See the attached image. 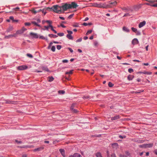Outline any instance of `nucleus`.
Masks as SVG:
<instances>
[{"mask_svg":"<svg viewBox=\"0 0 157 157\" xmlns=\"http://www.w3.org/2000/svg\"><path fill=\"white\" fill-rule=\"evenodd\" d=\"M54 78L52 76L48 77V81L51 82L54 80Z\"/></svg>","mask_w":157,"mask_h":157,"instance_id":"25","label":"nucleus"},{"mask_svg":"<svg viewBox=\"0 0 157 157\" xmlns=\"http://www.w3.org/2000/svg\"><path fill=\"white\" fill-rule=\"evenodd\" d=\"M21 30H22V31H23L24 32L27 29L26 28H25L24 27H23L21 29Z\"/></svg>","mask_w":157,"mask_h":157,"instance_id":"57","label":"nucleus"},{"mask_svg":"<svg viewBox=\"0 0 157 157\" xmlns=\"http://www.w3.org/2000/svg\"><path fill=\"white\" fill-rule=\"evenodd\" d=\"M117 4V2L116 1H114L113 2H111L109 5H110V7H111V5H113V6H116Z\"/></svg>","mask_w":157,"mask_h":157,"instance_id":"23","label":"nucleus"},{"mask_svg":"<svg viewBox=\"0 0 157 157\" xmlns=\"http://www.w3.org/2000/svg\"><path fill=\"white\" fill-rule=\"evenodd\" d=\"M62 62L63 63H67L68 62V60L67 59H64L62 60Z\"/></svg>","mask_w":157,"mask_h":157,"instance_id":"51","label":"nucleus"},{"mask_svg":"<svg viewBox=\"0 0 157 157\" xmlns=\"http://www.w3.org/2000/svg\"><path fill=\"white\" fill-rule=\"evenodd\" d=\"M151 6L154 7H157V3L151 5Z\"/></svg>","mask_w":157,"mask_h":157,"instance_id":"55","label":"nucleus"},{"mask_svg":"<svg viewBox=\"0 0 157 157\" xmlns=\"http://www.w3.org/2000/svg\"><path fill=\"white\" fill-rule=\"evenodd\" d=\"M30 35L33 38H37L39 37L37 33L33 32H31L30 33Z\"/></svg>","mask_w":157,"mask_h":157,"instance_id":"6","label":"nucleus"},{"mask_svg":"<svg viewBox=\"0 0 157 157\" xmlns=\"http://www.w3.org/2000/svg\"><path fill=\"white\" fill-rule=\"evenodd\" d=\"M70 5V9L73 8L75 9L78 7V5L75 2H72Z\"/></svg>","mask_w":157,"mask_h":157,"instance_id":"4","label":"nucleus"},{"mask_svg":"<svg viewBox=\"0 0 157 157\" xmlns=\"http://www.w3.org/2000/svg\"><path fill=\"white\" fill-rule=\"evenodd\" d=\"M92 6L95 7H98V3H93Z\"/></svg>","mask_w":157,"mask_h":157,"instance_id":"32","label":"nucleus"},{"mask_svg":"<svg viewBox=\"0 0 157 157\" xmlns=\"http://www.w3.org/2000/svg\"><path fill=\"white\" fill-rule=\"evenodd\" d=\"M27 56L30 58H32L33 57V56L30 54L28 53L27 54Z\"/></svg>","mask_w":157,"mask_h":157,"instance_id":"46","label":"nucleus"},{"mask_svg":"<svg viewBox=\"0 0 157 157\" xmlns=\"http://www.w3.org/2000/svg\"><path fill=\"white\" fill-rule=\"evenodd\" d=\"M67 32L68 34L66 36L69 40H73V37L71 36V34H72L73 32L72 31L67 30Z\"/></svg>","mask_w":157,"mask_h":157,"instance_id":"3","label":"nucleus"},{"mask_svg":"<svg viewBox=\"0 0 157 157\" xmlns=\"http://www.w3.org/2000/svg\"><path fill=\"white\" fill-rule=\"evenodd\" d=\"M114 85L111 82H109L108 84V86L109 87H112Z\"/></svg>","mask_w":157,"mask_h":157,"instance_id":"39","label":"nucleus"},{"mask_svg":"<svg viewBox=\"0 0 157 157\" xmlns=\"http://www.w3.org/2000/svg\"><path fill=\"white\" fill-rule=\"evenodd\" d=\"M74 15V14H71L69 16L68 18L69 19L71 18Z\"/></svg>","mask_w":157,"mask_h":157,"instance_id":"56","label":"nucleus"},{"mask_svg":"<svg viewBox=\"0 0 157 157\" xmlns=\"http://www.w3.org/2000/svg\"><path fill=\"white\" fill-rule=\"evenodd\" d=\"M95 155L97 157H102L101 153L98 152L95 154Z\"/></svg>","mask_w":157,"mask_h":157,"instance_id":"28","label":"nucleus"},{"mask_svg":"<svg viewBox=\"0 0 157 157\" xmlns=\"http://www.w3.org/2000/svg\"><path fill=\"white\" fill-rule=\"evenodd\" d=\"M44 148L42 147H40L39 148L35 149H34L33 151L34 152H36V151H41L42 150L44 149Z\"/></svg>","mask_w":157,"mask_h":157,"instance_id":"10","label":"nucleus"},{"mask_svg":"<svg viewBox=\"0 0 157 157\" xmlns=\"http://www.w3.org/2000/svg\"><path fill=\"white\" fill-rule=\"evenodd\" d=\"M13 27L12 26H10L9 27L8 29L7 30L8 32H10L13 29Z\"/></svg>","mask_w":157,"mask_h":157,"instance_id":"43","label":"nucleus"},{"mask_svg":"<svg viewBox=\"0 0 157 157\" xmlns=\"http://www.w3.org/2000/svg\"><path fill=\"white\" fill-rule=\"evenodd\" d=\"M136 34L138 35H140V32L137 31V32L136 33Z\"/></svg>","mask_w":157,"mask_h":157,"instance_id":"64","label":"nucleus"},{"mask_svg":"<svg viewBox=\"0 0 157 157\" xmlns=\"http://www.w3.org/2000/svg\"><path fill=\"white\" fill-rule=\"evenodd\" d=\"M134 76L133 75H130L128 76V79L129 80H131L134 78Z\"/></svg>","mask_w":157,"mask_h":157,"instance_id":"15","label":"nucleus"},{"mask_svg":"<svg viewBox=\"0 0 157 157\" xmlns=\"http://www.w3.org/2000/svg\"><path fill=\"white\" fill-rule=\"evenodd\" d=\"M120 118L119 115H116L115 116L111 117V119L112 120H117Z\"/></svg>","mask_w":157,"mask_h":157,"instance_id":"11","label":"nucleus"},{"mask_svg":"<svg viewBox=\"0 0 157 157\" xmlns=\"http://www.w3.org/2000/svg\"><path fill=\"white\" fill-rule=\"evenodd\" d=\"M119 137L121 139H123L124 138H125L126 136H122L121 135L119 136Z\"/></svg>","mask_w":157,"mask_h":157,"instance_id":"58","label":"nucleus"},{"mask_svg":"<svg viewBox=\"0 0 157 157\" xmlns=\"http://www.w3.org/2000/svg\"><path fill=\"white\" fill-rule=\"evenodd\" d=\"M6 104H13V101H10L8 100L6 101Z\"/></svg>","mask_w":157,"mask_h":157,"instance_id":"33","label":"nucleus"},{"mask_svg":"<svg viewBox=\"0 0 157 157\" xmlns=\"http://www.w3.org/2000/svg\"><path fill=\"white\" fill-rule=\"evenodd\" d=\"M68 49L70 50L71 52H73V50L70 48H68Z\"/></svg>","mask_w":157,"mask_h":157,"instance_id":"60","label":"nucleus"},{"mask_svg":"<svg viewBox=\"0 0 157 157\" xmlns=\"http://www.w3.org/2000/svg\"><path fill=\"white\" fill-rule=\"evenodd\" d=\"M140 73H143L145 74H147V75H151L152 74V73L151 72H147L146 71H144L143 72H140Z\"/></svg>","mask_w":157,"mask_h":157,"instance_id":"24","label":"nucleus"},{"mask_svg":"<svg viewBox=\"0 0 157 157\" xmlns=\"http://www.w3.org/2000/svg\"><path fill=\"white\" fill-rule=\"evenodd\" d=\"M148 2H156L157 3V0H149Z\"/></svg>","mask_w":157,"mask_h":157,"instance_id":"38","label":"nucleus"},{"mask_svg":"<svg viewBox=\"0 0 157 157\" xmlns=\"http://www.w3.org/2000/svg\"><path fill=\"white\" fill-rule=\"evenodd\" d=\"M59 151L63 156L64 157H65V154L64 150L63 149H59Z\"/></svg>","mask_w":157,"mask_h":157,"instance_id":"14","label":"nucleus"},{"mask_svg":"<svg viewBox=\"0 0 157 157\" xmlns=\"http://www.w3.org/2000/svg\"><path fill=\"white\" fill-rule=\"evenodd\" d=\"M75 103H73L71 107V110H73L74 109V108L75 107Z\"/></svg>","mask_w":157,"mask_h":157,"instance_id":"40","label":"nucleus"},{"mask_svg":"<svg viewBox=\"0 0 157 157\" xmlns=\"http://www.w3.org/2000/svg\"><path fill=\"white\" fill-rule=\"evenodd\" d=\"M128 71L129 73H132L134 71L133 70L132 68H129L128 69Z\"/></svg>","mask_w":157,"mask_h":157,"instance_id":"37","label":"nucleus"},{"mask_svg":"<svg viewBox=\"0 0 157 157\" xmlns=\"http://www.w3.org/2000/svg\"><path fill=\"white\" fill-rule=\"evenodd\" d=\"M40 38L43 39V40H46L47 41L48 39V38H47L44 37L43 36H40L39 37Z\"/></svg>","mask_w":157,"mask_h":157,"instance_id":"30","label":"nucleus"},{"mask_svg":"<svg viewBox=\"0 0 157 157\" xmlns=\"http://www.w3.org/2000/svg\"><path fill=\"white\" fill-rule=\"evenodd\" d=\"M56 48L57 49L60 50L61 48V46L60 45H57L56 46Z\"/></svg>","mask_w":157,"mask_h":157,"instance_id":"47","label":"nucleus"},{"mask_svg":"<svg viewBox=\"0 0 157 157\" xmlns=\"http://www.w3.org/2000/svg\"><path fill=\"white\" fill-rule=\"evenodd\" d=\"M46 22H47V23H48L49 24V25L50 24L51 25V24L52 23V21H50L49 20H47L46 21Z\"/></svg>","mask_w":157,"mask_h":157,"instance_id":"50","label":"nucleus"},{"mask_svg":"<svg viewBox=\"0 0 157 157\" xmlns=\"http://www.w3.org/2000/svg\"><path fill=\"white\" fill-rule=\"evenodd\" d=\"M51 9H51V8H49V7L45 8H44L42 10L40 9V10H41L40 12H41L42 13H44V15H45L46 13V10H51Z\"/></svg>","mask_w":157,"mask_h":157,"instance_id":"8","label":"nucleus"},{"mask_svg":"<svg viewBox=\"0 0 157 157\" xmlns=\"http://www.w3.org/2000/svg\"><path fill=\"white\" fill-rule=\"evenodd\" d=\"M74 157H82L81 155L78 153H75L74 154Z\"/></svg>","mask_w":157,"mask_h":157,"instance_id":"26","label":"nucleus"},{"mask_svg":"<svg viewBox=\"0 0 157 157\" xmlns=\"http://www.w3.org/2000/svg\"><path fill=\"white\" fill-rule=\"evenodd\" d=\"M59 93L61 94H64L65 93V92L63 90H60L59 91Z\"/></svg>","mask_w":157,"mask_h":157,"instance_id":"53","label":"nucleus"},{"mask_svg":"<svg viewBox=\"0 0 157 157\" xmlns=\"http://www.w3.org/2000/svg\"><path fill=\"white\" fill-rule=\"evenodd\" d=\"M132 29L133 31L135 32V33H136L137 31V29L133 27L132 28Z\"/></svg>","mask_w":157,"mask_h":157,"instance_id":"42","label":"nucleus"},{"mask_svg":"<svg viewBox=\"0 0 157 157\" xmlns=\"http://www.w3.org/2000/svg\"><path fill=\"white\" fill-rule=\"evenodd\" d=\"M73 26L74 27H78L79 25L77 23H75L73 25Z\"/></svg>","mask_w":157,"mask_h":157,"instance_id":"44","label":"nucleus"},{"mask_svg":"<svg viewBox=\"0 0 157 157\" xmlns=\"http://www.w3.org/2000/svg\"><path fill=\"white\" fill-rule=\"evenodd\" d=\"M145 147L150 148L152 147L153 146V144L152 143H150L148 144H145Z\"/></svg>","mask_w":157,"mask_h":157,"instance_id":"13","label":"nucleus"},{"mask_svg":"<svg viewBox=\"0 0 157 157\" xmlns=\"http://www.w3.org/2000/svg\"><path fill=\"white\" fill-rule=\"evenodd\" d=\"M70 4L65 3L62 6H59L58 5L54 6L51 7V9L54 12L59 14L62 12V8L64 11L70 9Z\"/></svg>","mask_w":157,"mask_h":157,"instance_id":"1","label":"nucleus"},{"mask_svg":"<svg viewBox=\"0 0 157 157\" xmlns=\"http://www.w3.org/2000/svg\"><path fill=\"white\" fill-rule=\"evenodd\" d=\"M57 35L60 36H63L64 35V33H58L57 34Z\"/></svg>","mask_w":157,"mask_h":157,"instance_id":"34","label":"nucleus"},{"mask_svg":"<svg viewBox=\"0 0 157 157\" xmlns=\"http://www.w3.org/2000/svg\"><path fill=\"white\" fill-rule=\"evenodd\" d=\"M123 31H124L125 32H128L129 31V30L127 28L124 27L123 28Z\"/></svg>","mask_w":157,"mask_h":157,"instance_id":"21","label":"nucleus"},{"mask_svg":"<svg viewBox=\"0 0 157 157\" xmlns=\"http://www.w3.org/2000/svg\"><path fill=\"white\" fill-rule=\"evenodd\" d=\"M28 67L26 65H22L18 67L17 69L20 70H23L27 69Z\"/></svg>","mask_w":157,"mask_h":157,"instance_id":"7","label":"nucleus"},{"mask_svg":"<svg viewBox=\"0 0 157 157\" xmlns=\"http://www.w3.org/2000/svg\"><path fill=\"white\" fill-rule=\"evenodd\" d=\"M111 157H116V155L115 154H112L111 155Z\"/></svg>","mask_w":157,"mask_h":157,"instance_id":"62","label":"nucleus"},{"mask_svg":"<svg viewBox=\"0 0 157 157\" xmlns=\"http://www.w3.org/2000/svg\"><path fill=\"white\" fill-rule=\"evenodd\" d=\"M48 36L50 37L56 38L58 37L57 35L53 34H49Z\"/></svg>","mask_w":157,"mask_h":157,"instance_id":"20","label":"nucleus"},{"mask_svg":"<svg viewBox=\"0 0 157 157\" xmlns=\"http://www.w3.org/2000/svg\"><path fill=\"white\" fill-rule=\"evenodd\" d=\"M31 23L33 24L34 25L38 27H40V25L38 24L35 21H31Z\"/></svg>","mask_w":157,"mask_h":157,"instance_id":"18","label":"nucleus"},{"mask_svg":"<svg viewBox=\"0 0 157 157\" xmlns=\"http://www.w3.org/2000/svg\"><path fill=\"white\" fill-rule=\"evenodd\" d=\"M83 25L84 26H87L88 25V24L84 22L83 23Z\"/></svg>","mask_w":157,"mask_h":157,"instance_id":"63","label":"nucleus"},{"mask_svg":"<svg viewBox=\"0 0 157 157\" xmlns=\"http://www.w3.org/2000/svg\"><path fill=\"white\" fill-rule=\"evenodd\" d=\"M118 144L116 143L113 144L112 145V147L114 148H117L118 147Z\"/></svg>","mask_w":157,"mask_h":157,"instance_id":"22","label":"nucleus"},{"mask_svg":"<svg viewBox=\"0 0 157 157\" xmlns=\"http://www.w3.org/2000/svg\"><path fill=\"white\" fill-rule=\"evenodd\" d=\"M9 18L10 19V20H12L13 22H17L18 21V20H14V17L13 16H10V17H9Z\"/></svg>","mask_w":157,"mask_h":157,"instance_id":"16","label":"nucleus"},{"mask_svg":"<svg viewBox=\"0 0 157 157\" xmlns=\"http://www.w3.org/2000/svg\"><path fill=\"white\" fill-rule=\"evenodd\" d=\"M139 147H141V148H146L145 144H143L142 145H140Z\"/></svg>","mask_w":157,"mask_h":157,"instance_id":"45","label":"nucleus"},{"mask_svg":"<svg viewBox=\"0 0 157 157\" xmlns=\"http://www.w3.org/2000/svg\"><path fill=\"white\" fill-rule=\"evenodd\" d=\"M49 27L51 28V30L53 31L55 33H57V32L53 29V27L51 25H49Z\"/></svg>","mask_w":157,"mask_h":157,"instance_id":"17","label":"nucleus"},{"mask_svg":"<svg viewBox=\"0 0 157 157\" xmlns=\"http://www.w3.org/2000/svg\"><path fill=\"white\" fill-rule=\"evenodd\" d=\"M15 35H10L7 36H6L5 37L6 38H12L13 36H15Z\"/></svg>","mask_w":157,"mask_h":157,"instance_id":"29","label":"nucleus"},{"mask_svg":"<svg viewBox=\"0 0 157 157\" xmlns=\"http://www.w3.org/2000/svg\"><path fill=\"white\" fill-rule=\"evenodd\" d=\"M110 6V5H108L105 3H98V8H107Z\"/></svg>","mask_w":157,"mask_h":157,"instance_id":"2","label":"nucleus"},{"mask_svg":"<svg viewBox=\"0 0 157 157\" xmlns=\"http://www.w3.org/2000/svg\"><path fill=\"white\" fill-rule=\"evenodd\" d=\"M146 24V22L145 21H144L142 22H141L140 23L139 25V27L140 28H141L142 27L144 26Z\"/></svg>","mask_w":157,"mask_h":157,"instance_id":"12","label":"nucleus"},{"mask_svg":"<svg viewBox=\"0 0 157 157\" xmlns=\"http://www.w3.org/2000/svg\"><path fill=\"white\" fill-rule=\"evenodd\" d=\"M23 33L24 32L21 29V30L17 31L16 33L17 34H21Z\"/></svg>","mask_w":157,"mask_h":157,"instance_id":"31","label":"nucleus"},{"mask_svg":"<svg viewBox=\"0 0 157 157\" xmlns=\"http://www.w3.org/2000/svg\"><path fill=\"white\" fill-rule=\"evenodd\" d=\"M44 27L47 30H48V28L49 27H49V25L48 26H44Z\"/></svg>","mask_w":157,"mask_h":157,"instance_id":"61","label":"nucleus"},{"mask_svg":"<svg viewBox=\"0 0 157 157\" xmlns=\"http://www.w3.org/2000/svg\"><path fill=\"white\" fill-rule=\"evenodd\" d=\"M92 32V30H89L86 33V35H87L88 34H90Z\"/></svg>","mask_w":157,"mask_h":157,"instance_id":"41","label":"nucleus"},{"mask_svg":"<svg viewBox=\"0 0 157 157\" xmlns=\"http://www.w3.org/2000/svg\"><path fill=\"white\" fill-rule=\"evenodd\" d=\"M82 40V38H80L79 39H78L76 40V42H81Z\"/></svg>","mask_w":157,"mask_h":157,"instance_id":"49","label":"nucleus"},{"mask_svg":"<svg viewBox=\"0 0 157 157\" xmlns=\"http://www.w3.org/2000/svg\"><path fill=\"white\" fill-rule=\"evenodd\" d=\"M40 9L39 10L38 9V8H33L31 10V11L33 13L35 14L37 13L40 12Z\"/></svg>","mask_w":157,"mask_h":157,"instance_id":"5","label":"nucleus"},{"mask_svg":"<svg viewBox=\"0 0 157 157\" xmlns=\"http://www.w3.org/2000/svg\"><path fill=\"white\" fill-rule=\"evenodd\" d=\"M30 24V23L29 22H26L25 23V26H29Z\"/></svg>","mask_w":157,"mask_h":157,"instance_id":"54","label":"nucleus"},{"mask_svg":"<svg viewBox=\"0 0 157 157\" xmlns=\"http://www.w3.org/2000/svg\"><path fill=\"white\" fill-rule=\"evenodd\" d=\"M73 71V70H70V71L69 72H66L65 73V74H72Z\"/></svg>","mask_w":157,"mask_h":157,"instance_id":"35","label":"nucleus"},{"mask_svg":"<svg viewBox=\"0 0 157 157\" xmlns=\"http://www.w3.org/2000/svg\"><path fill=\"white\" fill-rule=\"evenodd\" d=\"M51 50L53 52H55V50H56L55 47L54 46H52V47Z\"/></svg>","mask_w":157,"mask_h":157,"instance_id":"36","label":"nucleus"},{"mask_svg":"<svg viewBox=\"0 0 157 157\" xmlns=\"http://www.w3.org/2000/svg\"><path fill=\"white\" fill-rule=\"evenodd\" d=\"M42 69L43 71H49V70L48 69L47 67H43L42 68Z\"/></svg>","mask_w":157,"mask_h":157,"instance_id":"27","label":"nucleus"},{"mask_svg":"<svg viewBox=\"0 0 157 157\" xmlns=\"http://www.w3.org/2000/svg\"><path fill=\"white\" fill-rule=\"evenodd\" d=\"M72 111L73 112L75 113H77L78 112V111L77 110L74 109L73 110H72Z\"/></svg>","mask_w":157,"mask_h":157,"instance_id":"52","label":"nucleus"},{"mask_svg":"<svg viewBox=\"0 0 157 157\" xmlns=\"http://www.w3.org/2000/svg\"><path fill=\"white\" fill-rule=\"evenodd\" d=\"M130 15L129 13H126L124 14L123 17H128L130 16Z\"/></svg>","mask_w":157,"mask_h":157,"instance_id":"48","label":"nucleus"},{"mask_svg":"<svg viewBox=\"0 0 157 157\" xmlns=\"http://www.w3.org/2000/svg\"><path fill=\"white\" fill-rule=\"evenodd\" d=\"M121 9L123 10H124L125 12H127V11H128L130 10V9H129V8H128L126 7H124L123 8H121Z\"/></svg>","mask_w":157,"mask_h":157,"instance_id":"19","label":"nucleus"},{"mask_svg":"<svg viewBox=\"0 0 157 157\" xmlns=\"http://www.w3.org/2000/svg\"><path fill=\"white\" fill-rule=\"evenodd\" d=\"M143 90L142 91L139 90V91H136L135 92V93H136V94L140 93L141 92H143Z\"/></svg>","mask_w":157,"mask_h":157,"instance_id":"59","label":"nucleus"},{"mask_svg":"<svg viewBox=\"0 0 157 157\" xmlns=\"http://www.w3.org/2000/svg\"><path fill=\"white\" fill-rule=\"evenodd\" d=\"M139 43V41L136 38L134 39L132 41V44L133 45L137 44Z\"/></svg>","mask_w":157,"mask_h":157,"instance_id":"9","label":"nucleus"}]
</instances>
